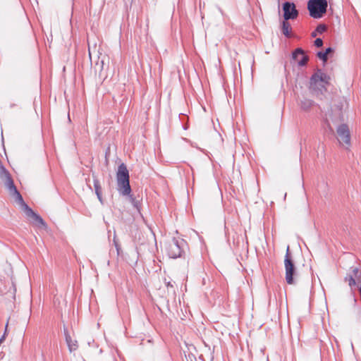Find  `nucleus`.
<instances>
[{
    "label": "nucleus",
    "mask_w": 361,
    "mask_h": 361,
    "mask_svg": "<svg viewBox=\"0 0 361 361\" xmlns=\"http://www.w3.org/2000/svg\"><path fill=\"white\" fill-rule=\"evenodd\" d=\"M128 196H130L131 200H133V197H132V195H130V194Z\"/></svg>",
    "instance_id": "33"
},
{
    "label": "nucleus",
    "mask_w": 361,
    "mask_h": 361,
    "mask_svg": "<svg viewBox=\"0 0 361 361\" xmlns=\"http://www.w3.org/2000/svg\"><path fill=\"white\" fill-rule=\"evenodd\" d=\"M88 51H89L90 59L91 61V62L92 63V49H91V47L90 45H89Z\"/></svg>",
    "instance_id": "26"
},
{
    "label": "nucleus",
    "mask_w": 361,
    "mask_h": 361,
    "mask_svg": "<svg viewBox=\"0 0 361 361\" xmlns=\"http://www.w3.org/2000/svg\"><path fill=\"white\" fill-rule=\"evenodd\" d=\"M281 29L282 33L286 37H290L291 26H290V24L288 22V20H283L281 22Z\"/></svg>",
    "instance_id": "13"
},
{
    "label": "nucleus",
    "mask_w": 361,
    "mask_h": 361,
    "mask_svg": "<svg viewBox=\"0 0 361 361\" xmlns=\"http://www.w3.org/2000/svg\"><path fill=\"white\" fill-rule=\"evenodd\" d=\"M185 245V241L183 239L173 238L169 243L167 252L171 258H178L182 256L183 247Z\"/></svg>",
    "instance_id": "6"
},
{
    "label": "nucleus",
    "mask_w": 361,
    "mask_h": 361,
    "mask_svg": "<svg viewBox=\"0 0 361 361\" xmlns=\"http://www.w3.org/2000/svg\"><path fill=\"white\" fill-rule=\"evenodd\" d=\"M348 282H349L348 283H349L350 286H353L355 285L356 283H355V280L353 276H349Z\"/></svg>",
    "instance_id": "21"
},
{
    "label": "nucleus",
    "mask_w": 361,
    "mask_h": 361,
    "mask_svg": "<svg viewBox=\"0 0 361 361\" xmlns=\"http://www.w3.org/2000/svg\"><path fill=\"white\" fill-rule=\"evenodd\" d=\"M97 197L99 200V201L103 204L104 203V201H103V198H102V192H97Z\"/></svg>",
    "instance_id": "23"
},
{
    "label": "nucleus",
    "mask_w": 361,
    "mask_h": 361,
    "mask_svg": "<svg viewBox=\"0 0 361 361\" xmlns=\"http://www.w3.org/2000/svg\"><path fill=\"white\" fill-rule=\"evenodd\" d=\"M312 37H315V36H316V32H313L312 33Z\"/></svg>",
    "instance_id": "30"
},
{
    "label": "nucleus",
    "mask_w": 361,
    "mask_h": 361,
    "mask_svg": "<svg viewBox=\"0 0 361 361\" xmlns=\"http://www.w3.org/2000/svg\"><path fill=\"white\" fill-rule=\"evenodd\" d=\"M284 266L286 270V281L288 284L294 283L293 276L295 274V266L293 259H291L289 246L287 247L285 259H284Z\"/></svg>",
    "instance_id": "7"
},
{
    "label": "nucleus",
    "mask_w": 361,
    "mask_h": 361,
    "mask_svg": "<svg viewBox=\"0 0 361 361\" xmlns=\"http://www.w3.org/2000/svg\"><path fill=\"white\" fill-rule=\"evenodd\" d=\"M226 97H227V99H228V100L229 99H231L232 95H231V92H229L228 95H226Z\"/></svg>",
    "instance_id": "28"
},
{
    "label": "nucleus",
    "mask_w": 361,
    "mask_h": 361,
    "mask_svg": "<svg viewBox=\"0 0 361 361\" xmlns=\"http://www.w3.org/2000/svg\"><path fill=\"white\" fill-rule=\"evenodd\" d=\"M323 45V40L321 38H317L314 40V46L317 47H321Z\"/></svg>",
    "instance_id": "19"
},
{
    "label": "nucleus",
    "mask_w": 361,
    "mask_h": 361,
    "mask_svg": "<svg viewBox=\"0 0 361 361\" xmlns=\"http://www.w3.org/2000/svg\"><path fill=\"white\" fill-rule=\"evenodd\" d=\"M334 52V49L333 48L331 47H329L327 49H326L325 51H319L317 52V56L322 60L324 62H326L328 59V56L329 54H331Z\"/></svg>",
    "instance_id": "14"
},
{
    "label": "nucleus",
    "mask_w": 361,
    "mask_h": 361,
    "mask_svg": "<svg viewBox=\"0 0 361 361\" xmlns=\"http://www.w3.org/2000/svg\"><path fill=\"white\" fill-rule=\"evenodd\" d=\"M97 197L99 200V201L103 204L104 203V201H103V198H102V192H97Z\"/></svg>",
    "instance_id": "22"
},
{
    "label": "nucleus",
    "mask_w": 361,
    "mask_h": 361,
    "mask_svg": "<svg viewBox=\"0 0 361 361\" xmlns=\"http://www.w3.org/2000/svg\"><path fill=\"white\" fill-rule=\"evenodd\" d=\"M113 241H114V245H115V247L117 250V254L119 255L120 249H121L120 245H119L118 242L116 240L115 237L114 238Z\"/></svg>",
    "instance_id": "20"
},
{
    "label": "nucleus",
    "mask_w": 361,
    "mask_h": 361,
    "mask_svg": "<svg viewBox=\"0 0 361 361\" xmlns=\"http://www.w3.org/2000/svg\"><path fill=\"white\" fill-rule=\"evenodd\" d=\"M167 286L168 287H169V286L173 287V285L171 283V282H168L167 283Z\"/></svg>",
    "instance_id": "29"
},
{
    "label": "nucleus",
    "mask_w": 361,
    "mask_h": 361,
    "mask_svg": "<svg viewBox=\"0 0 361 361\" xmlns=\"http://www.w3.org/2000/svg\"><path fill=\"white\" fill-rule=\"evenodd\" d=\"M116 179L117 189L119 193L123 196L129 195L131 193L129 171L123 163L118 166Z\"/></svg>",
    "instance_id": "2"
},
{
    "label": "nucleus",
    "mask_w": 361,
    "mask_h": 361,
    "mask_svg": "<svg viewBox=\"0 0 361 361\" xmlns=\"http://www.w3.org/2000/svg\"><path fill=\"white\" fill-rule=\"evenodd\" d=\"M97 53L99 54L97 55V61H95L94 68L96 71H99L100 73L104 69L105 62L106 60L108 61V57L100 53L99 50L97 51Z\"/></svg>",
    "instance_id": "12"
},
{
    "label": "nucleus",
    "mask_w": 361,
    "mask_h": 361,
    "mask_svg": "<svg viewBox=\"0 0 361 361\" xmlns=\"http://www.w3.org/2000/svg\"><path fill=\"white\" fill-rule=\"evenodd\" d=\"M128 196H130L131 200H133V197H132V195H130V194Z\"/></svg>",
    "instance_id": "34"
},
{
    "label": "nucleus",
    "mask_w": 361,
    "mask_h": 361,
    "mask_svg": "<svg viewBox=\"0 0 361 361\" xmlns=\"http://www.w3.org/2000/svg\"><path fill=\"white\" fill-rule=\"evenodd\" d=\"M292 59L298 60V64L300 66H304L307 64L309 57L305 55V51L302 48H297L292 53Z\"/></svg>",
    "instance_id": "10"
},
{
    "label": "nucleus",
    "mask_w": 361,
    "mask_h": 361,
    "mask_svg": "<svg viewBox=\"0 0 361 361\" xmlns=\"http://www.w3.org/2000/svg\"><path fill=\"white\" fill-rule=\"evenodd\" d=\"M326 30V27L325 25L320 24L316 28V32L322 34Z\"/></svg>",
    "instance_id": "18"
},
{
    "label": "nucleus",
    "mask_w": 361,
    "mask_h": 361,
    "mask_svg": "<svg viewBox=\"0 0 361 361\" xmlns=\"http://www.w3.org/2000/svg\"><path fill=\"white\" fill-rule=\"evenodd\" d=\"M0 178L4 182V184L7 188L9 195L13 198H14L16 202L23 207L25 214L27 216L32 218L36 213L24 202L22 195L14 185L13 180L11 178V174L3 166H0Z\"/></svg>",
    "instance_id": "1"
},
{
    "label": "nucleus",
    "mask_w": 361,
    "mask_h": 361,
    "mask_svg": "<svg viewBox=\"0 0 361 361\" xmlns=\"http://www.w3.org/2000/svg\"><path fill=\"white\" fill-rule=\"evenodd\" d=\"M32 219L39 225L42 226H46V224L44 222V221L42 219V218L38 215L37 214H35V215H34V216L32 217Z\"/></svg>",
    "instance_id": "17"
},
{
    "label": "nucleus",
    "mask_w": 361,
    "mask_h": 361,
    "mask_svg": "<svg viewBox=\"0 0 361 361\" xmlns=\"http://www.w3.org/2000/svg\"><path fill=\"white\" fill-rule=\"evenodd\" d=\"M7 327H8V323L6 324L5 331H4V336L0 338V342H1L5 338V335L7 331Z\"/></svg>",
    "instance_id": "27"
},
{
    "label": "nucleus",
    "mask_w": 361,
    "mask_h": 361,
    "mask_svg": "<svg viewBox=\"0 0 361 361\" xmlns=\"http://www.w3.org/2000/svg\"><path fill=\"white\" fill-rule=\"evenodd\" d=\"M331 77L324 73L321 69H317L310 78V85L315 87L327 89L330 84Z\"/></svg>",
    "instance_id": "5"
},
{
    "label": "nucleus",
    "mask_w": 361,
    "mask_h": 361,
    "mask_svg": "<svg viewBox=\"0 0 361 361\" xmlns=\"http://www.w3.org/2000/svg\"><path fill=\"white\" fill-rule=\"evenodd\" d=\"M128 196H130L131 200H133V197H132V195H130V194Z\"/></svg>",
    "instance_id": "32"
},
{
    "label": "nucleus",
    "mask_w": 361,
    "mask_h": 361,
    "mask_svg": "<svg viewBox=\"0 0 361 361\" xmlns=\"http://www.w3.org/2000/svg\"><path fill=\"white\" fill-rule=\"evenodd\" d=\"M283 18L286 20H294L298 16V11L293 3L286 1L283 4Z\"/></svg>",
    "instance_id": "9"
},
{
    "label": "nucleus",
    "mask_w": 361,
    "mask_h": 361,
    "mask_svg": "<svg viewBox=\"0 0 361 361\" xmlns=\"http://www.w3.org/2000/svg\"><path fill=\"white\" fill-rule=\"evenodd\" d=\"M359 292H360V295H361V285H360V287L359 288Z\"/></svg>",
    "instance_id": "31"
},
{
    "label": "nucleus",
    "mask_w": 361,
    "mask_h": 361,
    "mask_svg": "<svg viewBox=\"0 0 361 361\" xmlns=\"http://www.w3.org/2000/svg\"><path fill=\"white\" fill-rule=\"evenodd\" d=\"M187 361H192V359L195 360V357L192 355L189 354L188 356H185Z\"/></svg>",
    "instance_id": "25"
},
{
    "label": "nucleus",
    "mask_w": 361,
    "mask_h": 361,
    "mask_svg": "<svg viewBox=\"0 0 361 361\" xmlns=\"http://www.w3.org/2000/svg\"><path fill=\"white\" fill-rule=\"evenodd\" d=\"M353 276L354 277H357V274L359 273V269L357 267H354L353 269Z\"/></svg>",
    "instance_id": "24"
},
{
    "label": "nucleus",
    "mask_w": 361,
    "mask_h": 361,
    "mask_svg": "<svg viewBox=\"0 0 361 361\" xmlns=\"http://www.w3.org/2000/svg\"><path fill=\"white\" fill-rule=\"evenodd\" d=\"M328 3L326 0H309L307 9L313 18H320L326 12Z\"/></svg>",
    "instance_id": "4"
},
{
    "label": "nucleus",
    "mask_w": 361,
    "mask_h": 361,
    "mask_svg": "<svg viewBox=\"0 0 361 361\" xmlns=\"http://www.w3.org/2000/svg\"><path fill=\"white\" fill-rule=\"evenodd\" d=\"M348 106L345 98H338L335 100L331 110L329 112V117L333 123H337L344 121V111Z\"/></svg>",
    "instance_id": "3"
},
{
    "label": "nucleus",
    "mask_w": 361,
    "mask_h": 361,
    "mask_svg": "<svg viewBox=\"0 0 361 361\" xmlns=\"http://www.w3.org/2000/svg\"><path fill=\"white\" fill-rule=\"evenodd\" d=\"M66 91H64V94H66ZM65 97L66 98V95H65Z\"/></svg>",
    "instance_id": "35"
},
{
    "label": "nucleus",
    "mask_w": 361,
    "mask_h": 361,
    "mask_svg": "<svg viewBox=\"0 0 361 361\" xmlns=\"http://www.w3.org/2000/svg\"><path fill=\"white\" fill-rule=\"evenodd\" d=\"M93 183H94V187L95 190V193L97 192H102V187L100 185V183L97 177L93 176Z\"/></svg>",
    "instance_id": "16"
},
{
    "label": "nucleus",
    "mask_w": 361,
    "mask_h": 361,
    "mask_svg": "<svg viewBox=\"0 0 361 361\" xmlns=\"http://www.w3.org/2000/svg\"><path fill=\"white\" fill-rule=\"evenodd\" d=\"M63 332L65 335V339L66 342L67 343V345L68 347L69 351L73 352L78 349V342L75 340H73L71 338V336H70L68 331L67 328H63Z\"/></svg>",
    "instance_id": "11"
},
{
    "label": "nucleus",
    "mask_w": 361,
    "mask_h": 361,
    "mask_svg": "<svg viewBox=\"0 0 361 361\" xmlns=\"http://www.w3.org/2000/svg\"><path fill=\"white\" fill-rule=\"evenodd\" d=\"M303 97H305L303 96ZM304 99H305V101L301 99V107L303 109L307 110L313 104V102L311 99H308L306 98H304Z\"/></svg>",
    "instance_id": "15"
},
{
    "label": "nucleus",
    "mask_w": 361,
    "mask_h": 361,
    "mask_svg": "<svg viewBox=\"0 0 361 361\" xmlns=\"http://www.w3.org/2000/svg\"><path fill=\"white\" fill-rule=\"evenodd\" d=\"M336 132L340 144L345 145V147L348 149L350 146V133L348 126L345 123L341 124L338 126Z\"/></svg>",
    "instance_id": "8"
}]
</instances>
